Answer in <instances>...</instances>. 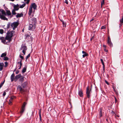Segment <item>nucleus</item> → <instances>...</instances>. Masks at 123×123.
<instances>
[{
    "label": "nucleus",
    "instance_id": "nucleus-53",
    "mask_svg": "<svg viewBox=\"0 0 123 123\" xmlns=\"http://www.w3.org/2000/svg\"><path fill=\"white\" fill-rule=\"evenodd\" d=\"M111 113L113 115L114 114H115V112H114L113 111H112L111 112Z\"/></svg>",
    "mask_w": 123,
    "mask_h": 123
},
{
    "label": "nucleus",
    "instance_id": "nucleus-58",
    "mask_svg": "<svg viewBox=\"0 0 123 123\" xmlns=\"http://www.w3.org/2000/svg\"><path fill=\"white\" fill-rule=\"evenodd\" d=\"M115 102H117L116 99L115 97Z\"/></svg>",
    "mask_w": 123,
    "mask_h": 123
},
{
    "label": "nucleus",
    "instance_id": "nucleus-51",
    "mask_svg": "<svg viewBox=\"0 0 123 123\" xmlns=\"http://www.w3.org/2000/svg\"><path fill=\"white\" fill-rule=\"evenodd\" d=\"M22 52L23 53L24 55H25V53L26 52V51H24V50L22 51Z\"/></svg>",
    "mask_w": 123,
    "mask_h": 123
},
{
    "label": "nucleus",
    "instance_id": "nucleus-63",
    "mask_svg": "<svg viewBox=\"0 0 123 123\" xmlns=\"http://www.w3.org/2000/svg\"><path fill=\"white\" fill-rule=\"evenodd\" d=\"M121 25H120V27H121Z\"/></svg>",
    "mask_w": 123,
    "mask_h": 123
},
{
    "label": "nucleus",
    "instance_id": "nucleus-26",
    "mask_svg": "<svg viewBox=\"0 0 123 123\" xmlns=\"http://www.w3.org/2000/svg\"><path fill=\"white\" fill-rule=\"evenodd\" d=\"M24 77H23L22 76L19 79V81H20L21 82H22L24 80Z\"/></svg>",
    "mask_w": 123,
    "mask_h": 123
},
{
    "label": "nucleus",
    "instance_id": "nucleus-3",
    "mask_svg": "<svg viewBox=\"0 0 123 123\" xmlns=\"http://www.w3.org/2000/svg\"><path fill=\"white\" fill-rule=\"evenodd\" d=\"M14 32V31H12L7 32V35L6 37V39H8L11 38L13 36V34Z\"/></svg>",
    "mask_w": 123,
    "mask_h": 123
},
{
    "label": "nucleus",
    "instance_id": "nucleus-48",
    "mask_svg": "<svg viewBox=\"0 0 123 123\" xmlns=\"http://www.w3.org/2000/svg\"><path fill=\"white\" fill-rule=\"evenodd\" d=\"M65 2L67 4H68V2L67 0H65Z\"/></svg>",
    "mask_w": 123,
    "mask_h": 123
},
{
    "label": "nucleus",
    "instance_id": "nucleus-52",
    "mask_svg": "<svg viewBox=\"0 0 123 123\" xmlns=\"http://www.w3.org/2000/svg\"><path fill=\"white\" fill-rule=\"evenodd\" d=\"M82 53L84 54L87 53L85 52L84 51H82Z\"/></svg>",
    "mask_w": 123,
    "mask_h": 123
},
{
    "label": "nucleus",
    "instance_id": "nucleus-12",
    "mask_svg": "<svg viewBox=\"0 0 123 123\" xmlns=\"http://www.w3.org/2000/svg\"><path fill=\"white\" fill-rule=\"evenodd\" d=\"M32 23L33 24H35L37 23V20L36 18H33L32 20Z\"/></svg>",
    "mask_w": 123,
    "mask_h": 123
},
{
    "label": "nucleus",
    "instance_id": "nucleus-41",
    "mask_svg": "<svg viewBox=\"0 0 123 123\" xmlns=\"http://www.w3.org/2000/svg\"><path fill=\"white\" fill-rule=\"evenodd\" d=\"M19 56V57L21 59H22V60L24 59V58L23 57V56L21 55H20Z\"/></svg>",
    "mask_w": 123,
    "mask_h": 123
},
{
    "label": "nucleus",
    "instance_id": "nucleus-17",
    "mask_svg": "<svg viewBox=\"0 0 123 123\" xmlns=\"http://www.w3.org/2000/svg\"><path fill=\"white\" fill-rule=\"evenodd\" d=\"M6 14L8 16H11V12L9 10H6Z\"/></svg>",
    "mask_w": 123,
    "mask_h": 123
},
{
    "label": "nucleus",
    "instance_id": "nucleus-46",
    "mask_svg": "<svg viewBox=\"0 0 123 123\" xmlns=\"http://www.w3.org/2000/svg\"><path fill=\"white\" fill-rule=\"evenodd\" d=\"M27 2H26V3L27 4H28L29 2H30V0H27Z\"/></svg>",
    "mask_w": 123,
    "mask_h": 123
},
{
    "label": "nucleus",
    "instance_id": "nucleus-5",
    "mask_svg": "<svg viewBox=\"0 0 123 123\" xmlns=\"http://www.w3.org/2000/svg\"><path fill=\"white\" fill-rule=\"evenodd\" d=\"M36 25L35 24H30L29 25V30H33L36 28Z\"/></svg>",
    "mask_w": 123,
    "mask_h": 123
},
{
    "label": "nucleus",
    "instance_id": "nucleus-6",
    "mask_svg": "<svg viewBox=\"0 0 123 123\" xmlns=\"http://www.w3.org/2000/svg\"><path fill=\"white\" fill-rule=\"evenodd\" d=\"M91 90H90L88 86L86 88V94L88 98H89L90 97V92Z\"/></svg>",
    "mask_w": 123,
    "mask_h": 123
},
{
    "label": "nucleus",
    "instance_id": "nucleus-2",
    "mask_svg": "<svg viewBox=\"0 0 123 123\" xmlns=\"http://www.w3.org/2000/svg\"><path fill=\"white\" fill-rule=\"evenodd\" d=\"M2 14L0 13V18L4 20H8V19L5 17V15H6V14L5 12L3 10H2L1 11Z\"/></svg>",
    "mask_w": 123,
    "mask_h": 123
},
{
    "label": "nucleus",
    "instance_id": "nucleus-40",
    "mask_svg": "<svg viewBox=\"0 0 123 123\" xmlns=\"http://www.w3.org/2000/svg\"><path fill=\"white\" fill-rule=\"evenodd\" d=\"M5 67H7L8 65V63L7 62H6L5 63Z\"/></svg>",
    "mask_w": 123,
    "mask_h": 123
},
{
    "label": "nucleus",
    "instance_id": "nucleus-54",
    "mask_svg": "<svg viewBox=\"0 0 123 123\" xmlns=\"http://www.w3.org/2000/svg\"><path fill=\"white\" fill-rule=\"evenodd\" d=\"M19 71L18 70L16 72V73L17 74L18 73Z\"/></svg>",
    "mask_w": 123,
    "mask_h": 123
},
{
    "label": "nucleus",
    "instance_id": "nucleus-32",
    "mask_svg": "<svg viewBox=\"0 0 123 123\" xmlns=\"http://www.w3.org/2000/svg\"><path fill=\"white\" fill-rule=\"evenodd\" d=\"M4 33V30L2 29H0V33L2 34Z\"/></svg>",
    "mask_w": 123,
    "mask_h": 123
},
{
    "label": "nucleus",
    "instance_id": "nucleus-57",
    "mask_svg": "<svg viewBox=\"0 0 123 123\" xmlns=\"http://www.w3.org/2000/svg\"><path fill=\"white\" fill-rule=\"evenodd\" d=\"M115 117H119V116L117 115H115Z\"/></svg>",
    "mask_w": 123,
    "mask_h": 123
},
{
    "label": "nucleus",
    "instance_id": "nucleus-15",
    "mask_svg": "<svg viewBox=\"0 0 123 123\" xmlns=\"http://www.w3.org/2000/svg\"><path fill=\"white\" fill-rule=\"evenodd\" d=\"M102 63V64L103 65V70L104 71V72L105 71V65L104 63V62L103 61V60L102 59H100Z\"/></svg>",
    "mask_w": 123,
    "mask_h": 123
},
{
    "label": "nucleus",
    "instance_id": "nucleus-14",
    "mask_svg": "<svg viewBox=\"0 0 123 123\" xmlns=\"http://www.w3.org/2000/svg\"><path fill=\"white\" fill-rule=\"evenodd\" d=\"M25 107L22 106L21 108L20 111V113L22 115L25 111Z\"/></svg>",
    "mask_w": 123,
    "mask_h": 123
},
{
    "label": "nucleus",
    "instance_id": "nucleus-4",
    "mask_svg": "<svg viewBox=\"0 0 123 123\" xmlns=\"http://www.w3.org/2000/svg\"><path fill=\"white\" fill-rule=\"evenodd\" d=\"M107 43L110 47H113L112 43L111 42V39L109 36H108V39L107 41Z\"/></svg>",
    "mask_w": 123,
    "mask_h": 123
},
{
    "label": "nucleus",
    "instance_id": "nucleus-56",
    "mask_svg": "<svg viewBox=\"0 0 123 123\" xmlns=\"http://www.w3.org/2000/svg\"><path fill=\"white\" fill-rule=\"evenodd\" d=\"M22 48H22V45L21 48L20 49V50H21L22 49Z\"/></svg>",
    "mask_w": 123,
    "mask_h": 123
},
{
    "label": "nucleus",
    "instance_id": "nucleus-36",
    "mask_svg": "<svg viewBox=\"0 0 123 123\" xmlns=\"http://www.w3.org/2000/svg\"><path fill=\"white\" fill-rule=\"evenodd\" d=\"M12 98H11L9 100V105H10L12 103Z\"/></svg>",
    "mask_w": 123,
    "mask_h": 123
},
{
    "label": "nucleus",
    "instance_id": "nucleus-7",
    "mask_svg": "<svg viewBox=\"0 0 123 123\" xmlns=\"http://www.w3.org/2000/svg\"><path fill=\"white\" fill-rule=\"evenodd\" d=\"M17 89L20 92L22 93L24 91V88L20 85H19L18 86Z\"/></svg>",
    "mask_w": 123,
    "mask_h": 123
},
{
    "label": "nucleus",
    "instance_id": "nucleus-10",
    "mask_svg": "<svg viewBox=\"0 0 123 123\" xmlns=\"http://www.w3.org/2000/svg\"><path fill=\"white\" fill-rule=\"evenodd\" d=\"M78 94L80 97H83V94L82 92V91L81 89L79 90Z\"/></svg>",
    "mask_w": 123,
    "mask_h": 123
},
{
    "label": "nucleus",
    "instance_id": "nucleus-22",
    "mask_svg": "<svg viewBox=\"0 0 123 123\" xmlns=\"http://www.w3.org/2000/svg\"><path fill=\"white\" fill-rule=\"evenodd\" d=\"M21 77V74H19L17 75H16L15 77V79H16V80H17L20 77Z\"/></svg>",
    "mask_w": 123,
    "mask_h": 123
},
{
    "label": "nucleus",
    "instance_id": "nucleus-45",
    "mask_svg": "<svg viewBox=\"0 0 123 123\" xmlns=\"http://www.w3.org/2000/svg\"><path fill=\"white\" fill-rule=\"evenodd\" d=\"M104 51H105V52H108V50H107L106 49V48H104Z\"/></svg>",
    "mask_w": 123,
    "mask_h": 123
},
{
    "label": "nucleus",
    "instance_id": "nucleus-62",
    "mask_svg": "<svg viewBox=\"0 0 123 123\" xmlns=\"http://www.w3.org/2000/svg\"><path fill=\"white\" fill-rule=\"evenodd\" d=\"M61 20V21L62 22V21H63V20Z\"/></svg>",
    "mask_w": 123,
    "mask_h": 123
},
{
    "label": "nucleus",
    "instance_id": "nucleus-18",
    "mask_svg": "<svg viewBox=\"0 0 123 123\" xmlns=\"http://www.w3.org/2000/svg\"><path fill=\"white\" fill-rule=\"evenodd\" d=\"M22 48L23 50L25 51H26L27 49L26 46L23 44L22 45Z\"/></svg>",
    "mask_w": 123,
    "mask_h": 123
},
{
    "label": "nucleus",
    "instance_id": "nucleus-29",
    "mask_svg": "<svg viewBox=\"0 0 123 123\" xmlns=\"http://www.w3.org/2000/svg\"><path fill=\"white\" fill-rule=\"evenodd\" d=\"M105 3L104 2V0H103L101 2V7H102V6L103 5H104Z\"/></svg>",
    "mask_w": 123,
    "mask_h": 123
},
{
    "label": "nucleus",
    "instance_id": "nucleus-44",
    "mask_svg": "<svg viewBox=\"0 0 123 123\" xmlns=\"http://www.w3.org/2000/svg\"><path fill=\"white\" fill-rule=\"evenodd\" d=\"M6 92L4 91V92H3V96L4 97L5 95H6Z\"/></svg>",
    "mask_w": 123,
    "mask_h": 123
},
{
    "label": "nucleus",
    "instance_id": "nucleus-37",
    "mask_svg": "<svg viewBox=\"0 0 123 123\" xmlns=\"http://www.w3.org/2000/svg\"><path fill=\"white\" fill-rule=\"evenodd\" d=\"M30 55H31V54H30V53L29 54H28V55L26 56V60H27V59H28L29 57H30Z\"/></svg>",
    "mask_w": 123,
    "mask_h": 123
},
{
    "label": "nucleus",
    "instance_id": "nucleus-33",
    "mask_svg": "<svg viewBox=\"0 0 123 123\" xmlns=\"http://www.w3.org/2000/svg\"><path fill=\"white\" fill-rule=\"evenodd\" d=\"M88 55L87 54V53L85 54H84L83 55H82V56L83 58H84L86 56H88Z\"/></svg>",
    "mask_w": 123,
    "mask_h": 123
},
{
    "label": "nucleus",
    "instance_id": "nucleus-28",
    "mask_svg": "<svg viewBox=\"0 0 123 123\" xmlns=\"http://www.w3.org/2000/svg\"><path fill=\"white\" fill-rule=\"evenodd\" d=\"M26 70V68L24 67L23 68L22 70V72L23 73H25Z\"/></svg>",
    "mask_w": 123,
    "mask_h": 123
},
{
    "label": "nucleus",
    "instance_id": "nucleus-25",
    "mask_svg": "<svg viewBox=\"0 0 123 123\" xmlns=\"http://www.w3.org/2000/svg\"><path fill=\"white\" fill-rule=\"evenodd\" d=\"M16 11L15 10H13L12 11V13L13 15H15L16 14V12L15 11Z\"/></svg>",
    "mask_w": 123,
    "mask_h": 123
},
{
    "label": "nucleus",
    "instance_id": "nucleus-23",
    "mask_svg": "<svg viewBox=\"0 0 123 123\" xmlns=\"http://www.w3.org/2000/svg\"><path fill=\"white\" fill-rule=\"evenodd\" d=\"M6 52L4 53H2L1 56V57H5L6 56Z\"/></svg>",
    "mask_w": 123,
    "mask_h": 123
},
{
    "label": "nucleus",
    "instance_id": "nucleus-20",
    "mask_svg": "<svg viewBox=\"0 0 123 123\" xmlns=\"http://www.w3.org/2000/svg\"><path fill=\"white\" fill-rule=\"evenodd\" d=\"M32 11V9L31 7H30L29 9L28 14L29 15H30Z\"/></svg>",
    "mask_w": 123,
    "mask_h": 123
},
{
    "label": "nucleus",
    "instance_id": "nucleus-30",
    "mask_svg": "<svg viewBox=\"0 0 123 123\" xmlns=\"http://www.w3.org/2000/svg\"><path fill=\"white\" fill-rule=\"evenodd\" d=\"M62 24L63 27H65L66 26V24L65 22L63 21H62Z\"/></svg>",
    "mask_w": 123,
    "mask_h": 123
},
{
    "label": "nucleus",
    "instance_id": "nucleus-9",
    "mask_svg": "<svg viewBox=\"0 0 123 123\" xmlns=\"http://www.w3.org/2000/svg\"><path fill=\"white\" fill-rule=\"evenodd\" d=\"M30 7H31L32 9L33 8L34 10L36 9L37 6L35 3H32L30 6Z\"/></svg>",
    "mask_w": 123,
    "mask_h": 123
},
{
    "label": "nucleus",
    "instance_id": "nucleus-31",
    "mask_svg": "<svg viewBox=\"0 0 123 123\" xmlns=\"http://www.w3.org/2000/svg\"><path fill=\"white\" fill-rule=\"evenodd\" d=\"M8 58L7 57H4L3 60L5 61H7L8 60Z\"/></svg>",
    "mask_w": 123,
    "mask_h": 123
},
{
    "label": "nucleus",
    "instance_id": "nucleus-42",
    "mask_svg": "<svg viewBox=\"0 0 123 123\" xmlns=\"http://www.w3.org/2000/svg\"><path fill=\"white\" fill-rule=\"evenodd\" d=\"M39 116L40 119H41V114L40 110L39 111Z\"/></svg>",
    "mask_w": 123,
    "mask_h": 123
},
{
    "label": "nucleus",
    "instance_id": "nucleus-1",
    "mask_svg": "<svg viewBox=\"0 0 123 123\" xmlns=\"http://www.w3.org/2000/svg\"><path fill=\"white\" fill-rule=\"evenodd\" d=\"M18 25V24L17 22H14L11 24L10 23H9L7 24L6 28L7 29H9L11 25V27L13 28V30H14Z\"/></svg>",
    "mask_w": 123,
    "mask_h": 123
},
{
    "label": "nucleus",
    "instance_id": "nucleus-34",
    "mask_svg": "<svg viewBox=\"0 0 123 123\" xmlns=\"http://www.w3.org/2000/svg\"><path fill=\"white\" fill-rule=\"evenodd\" d=\"M26 104L27 103L26 102H24L23 103V105H22V106L25 107V106L26 105Z\"/></svg>",
    "mask_w": 123,
    "mask_h": 123
},
{
    "label": "nucleus",
    "instance_id": "nucleus-43",
    "mask_svg": "<svg viewBox=\"0 0 123 123\" xmlns=\"http://www.w3.org/2000/svg\"><path fill=\"white\" fill-rule=\"evenodd\" d=\"M7 40H8V41L7 42V43H10V41H11V38H10V39H6Z\"/></svg>",
    "mask_w": 123,
    "mask_h": 123
},
{
    "label": "nucleus",
    "instance_id": "nucleus-19",
    "mask_svg": "<svg viewBox=\"0 0 123 123\" xmlns=\"http://www.w3.org/2000/svg\"><path fill=\"white\" fill-rule=\"evenodd\" d=\"M14 74L13 73L11 76V81L12 82L14 80Z\"/></svg>",
    "mask_w": 123,
    "mask_h": 123
},
{
    "label": "nucleus",
    "instance_id": "nucleus-38",
    "mask_svg": "<svg viewBox=\"0 0 123 123\" xmlns=\"http://www.w3.org/2000/svg\"><path fill=\"white\" fill-rule=\"evenodd\" d=\"M5 80H4V81L0 85V87L1 88L2 86H3V84H4V83Z\"/></svg>",
    "mask_w": 123,
    "mask_h": 123
},
{
    "label": "nucleus",
    "instance_id": "nucleus-35",
    "mask_svg": "<svg viewBox=\"0 0 123 123\" xmlns=\"http://www.w3.org/2000/svg\"><path fill=\"white\" fill-rule=\"evenodd\" d=\"M4 66V64L3 63H0V67H3Z\"/></svg>",
    "mask_w": 123,
    "mask_h": 123
},
{
    "label": "nucleus",
    "instance_id": "nucleus-24",
    "mask_svg": "<svg viewBox=\"0 0 123 123\" xmlns=\"http://www.w3.org/2000/svg\"><path fill=\"white\" fill-rule=\"evenodd\" d=\"M99 116L100 117L102 116V110L101 109H100V112H99Z\"/></svg>",
    "mask_w": 123,
    "mask_h": 123
},
{
    "label": "nucleus",
    "instance_id": "nucleus-27",
    "mask_svg": "<svg viewBox=\"0 0 123 123\" xmlns=\"http://www.w3.org/2000/svg\"><path fill=\"white\" fill-rule=\"evenodd\" d=\"M26 4L25 3H24L22 5L20 6L19 7L20 8H22L24 7L25 5Z\"/></svg>",
    "mask_w": 123,
    "mask_h": 123
},
{
    "label": "nucleus",
    "instance_id": "nucleus-16",
    "mask_svg": "<svg viewBox=\"0 0 123 123\" xmlns=\"http://www.w3.org/2000/svg\"><path fill=\"white\" fill-rule=\"evenodd\" d=\"M22 60L21 59L20 62H18L17 63L18 64H19V68H18V69H20L21 68V67L22 65Z\"/></svg>",
    "mask_w": 123,
    "mask_h": 123
},
{
    "label": "nucleus",
    "instance_id": "nucleus-61",
    "mask_svg": "<svg viewBox=\"0 0 123 123\" xmlns=\"http://www.w3.org/2000/svg\"><path fill=\"white\" fill-rule=\"evenodd\" d=\"M93 20V19H92V20H91V21H92Z\"/></svg>",
    "mask_w": 123,
    "mask_h": 123
},
{
    "label": "nucleus",
    "instance_id": "nucleus-64",
    "mask_svg": "<svg viewBox=\"0 0 123 123\" xmlns=\"http://www.w3.org/2000/svg\"><path fill=\"white\" fill-rule=\"evenodd\" d=\"M24 0L25 1L26 0Z\"/></svg>",
    "mask_w": 123,
    "mask_h": 123
},
{
    "label": "nucleus",
    "instance_id": "nucleus-13",
    "mask_svg": "<svg viewBox=\"0 0 123 123\" xmlns=\"http://www.w3.org/2000/svg\"><path fill=\"white\" fill-rule=\"evenodd\" d=\"M23 15V14L22 13L20 14L18 13H17V15H16V16L17 18H18L22 17Z\"/></svg>",
    "mask_w": 123,
    "mask_h": 123
},
{
    "label": "nucleus",
    "instance_id": "nucleus-50",
    "mask_svg": "<svg viewBox=\"0 0 123 123\" xmlns=\"http://www.w3.org/2000/svg\"><path fill=\"white\" fill-rule=\"evenodd\" d=\"M103 46L104 47V48H106L107 46L105 45L104 44L103 45Z\"/></svg>",
    "mask_w": 123,
    "mask_h": 123
},
{
    "label": "nucleus",
    "instance_id": "nucleus-21",
    "mask_svg": "<svg viewBox=\"0 0 123 123\" xmlns=\"http://www.w3.org/2000/svg\"><path fill=\"white\" fill-rule=\"evenodd\" d=\"M26 85V82H25L23 83L21 85V86L24 88H25Z\"/></svg>",
    "mask_w": 123,
    "mask_h": 123
},
{
    "label": "nucleus",
    "instance_id": "nucleus-60",
    "mask_svg": "<svg viewBox=\"0 0 123 123\" xmlns=\"http://www.w3.org/2000/svg\"><path fill=\"white\" fill-rule=\"evenodd\" d=\"M93 38L92 37V38L91 39V41L92 40V39Z\"/></svg>",
    "mask_w": 123,
    "mask_h": 123
},
{
    "label": "nucleus",
    "instance_id": "nucleus-55",
    "mask_svg": "<svg viewBox=\"0 0 123 123\" xmlns=\"http://www.w3.org/2000/svg\"><path fill=\"white\" fill-rule=\"evenodd\" d=\"M3 69V67H0V70L1 71Z\"/></svg>",
    "mask_w": 123,
    "mask_h": 123
},
{
    "label": "nucleus",
    "instance_id": "nucleus-39",
    "mask_svg": "<svg viewBox=\"0 0 123 123\" xmlns=\"http://www.w3.org/2000/svg\"><path fill=\"white\" fill-rule=\"evenodd\" d=\"M120 22L122 24L123 23V18H122L120 20Z\"/></svg>",
    "mask_w": 123,
    "mask_h": 123
},
{
    "label": "nucleus",
    "instance_id": "nucleus-11",
    "mask_svg": "<svg viewBox=\"0 0 123 123\" xmlns=\"http://www.w3.org/2000/svg\"><path fill=\"white\" fill-rule=\"evenodd\" d=\"M14 9L13 10L15 11H17L19 9V5L17 4L16 5H15L14 6Z\"/></svg>",
    "mask_w": 123,
    "mask_h": 123
},
{
    "label": "nucleus",
    "instance_id": "nucleus-47",
    "mask_svg": "<svg viewBox=\"0 0 123 123\" xmlns=\"http://www.w3.org/2000/svg\"><path fill=\"white\" fill-rule=\"evenodd\" d=\"M105 82L107 85H109V83L106 80H105Z\"/></svg>",
    "mask_w": 123,
    "mask_h": 123
},
{
    "label": "nucleus",
    "instance_id": "nucleus-49",
    "mask_svg": "<svg viewBox=\"0 0 123 123\" xmlns=\"http://www.w3.org/2000/svg\"><path fill=\"white\" fill-rule=\"evenodd\" d=\"M105 26H102L101 27V29H105Z\"/></svg>",
    "mask_w": 123,
    "mask_h": 123
},
{
    "label": "nucleus",
    "instance_id": "nucleus-59",
    "mask_svg": "<svg viewBox=\"0 0 123 123\" xmlns=\"http://www.w3.org/2000/svg\"><path fill=\"white\" fill-rule=\"evenodd\" d=\"M11 15V17H12L13 16V15Z\"/></svg>",
    "mask_w": 123,
    "mask_h": 123
},
{
    "label": "nucleus",
    "instance_id": "nucleus-8",
    "mask_svg": "<svg viewBox=\"0 0 123 123\" xmlns=\"http://www.w3.org/2000/svg\"><path fill=\"white\" fill-rule=\"evenodd\" d=\"M6 37H0V40L1 41V42L4 44H7V42H6Z\"/></svg>",
    "mask_w": 123,
    "mask_h": 123
}]
</instances>
